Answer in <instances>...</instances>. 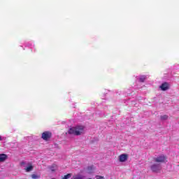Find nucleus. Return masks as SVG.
Wrapping results in <instances>:
<instances>
[{"mask_svg":"<svg viewBox=\"0 0 179 179\" xmlns=\"http://www.w3.org/2000/svg\"><path fill=\"white\" fill-rule=\"evenodd\" d=\"M0 141H2V137L1 136H0Z\"/></svg>","mask_w":179,"mask_h":179,"instance_id":"nucleus-14","label":"nucleus"},{"mask_svg":"<svg viewBox=\"0 0 179 179\" xmlns=\"http://www.w3.org/2000/svg\"><path fill=\"white\" fill-rule=\"evenodd\" d=\"M52 136V133L50 131H44L42 133L41 138L43 139V141H50Z\"/></svg>","mask_w":179,"mask_h":179,"instance_id":"nucleus-4","label":"nucleus"},{"mask_svg":"<svg viewBox=\"0 0 179 179\" xmlns=\"http://www.w3.org/2000/svg\"><path fill=\"white\" fill-rule=\"evenodd\" d=\"M40 175H36V174H32L31 175V178H33V179H38V178H40Z\"/></svg>","mask_w":179,"mask_h":179,"instance_id":"nucleus-12","label":"nucleus"},{"mask_svg":"<svg viewBox=\"0 0 179 179\" xmlns=\"http://www.w3.org/2000/svg\"><path fill=\"white\" fill-rule=\"evenodd\" d=\"M33 170V165L31 164H29L28 166L25 169V171L27 173H30Z\"/></svg>","mask_w":179,"mask_h":179,"instance_id":"nucleus-8","label":"nucleus"},{"mask_svg":"<svg viewBox=\"0 0 179 179\" xmlns=\"http://www.w3.org/2000/svg\"><path fill=\"white\" fill-rule=\"evenodd\" d=\"M128 160V155L127 154H122L119 156V161L122 163H124V162H127Z\"/></svg>","mask_w":179,"mask_h":179,"instance_id":"nucleus-6","label":"nucleus"},{"mask_svg":"<svg viewBox=\"0 0 179 179\" xmlns=\"http://www.w3.org/2000/svg\"><path fill=\"white\" fill-rule=\"evenodd\" d=\"M159 88L162 92H166V90H169L170 89V86L168 83H164L160 85Z\"/></svg>","mask_w":179,"mask_h":179,"instance_id":"nucleus-5","label":"nucleus"},{"mask_svg":"<svg viewBox=\"0 0 179 179\" xmlns=\"http://www.w3.org/2000/svg\"><path fill=\"white\" fill-rule=\"evenodd\" d=\"M140 82H141L142 83H143V82H145V80H146V76H141L140 77L139 79Z\"/></svg>","mask_w":179,"mask_h":179,"instance_id":"nucleus-10","label":"nucleus"},{"mask_svg":"<svg viewBox=\"0 0 179 179\" xmlns=\"http://www.w3.org/2000/svg\"><path fill=\"white\" fill-rule=\"evenodd\" d=\"M72 177V173H68L67 175H65L62 179H69Z\"/></svg>","mask_w":179,"mask_h":179,"instance_id":"nucleus-11","label":"nucleus"},{"mask_svg":"<svg viewBox=\"0 0 179 179\" xmlns=\"http://www.w3.org/2000/svg\"><path fill=\"white\" fill-rule=\"evenodd\" d=\"M150 169L153 173H159L162 170V165L160 164H153L150 166Z\"/></svg>","mask_w":179,"mask_h":179,"instance_id":"nucleus-3","label":"nucleus"},{"mask_svg":"<svg viewBox=\"0 0 179 179\" xmlns=\"http://www.w3.org/2000/svg\"><path fill=\"white\" fill-rule=\"evenodd\" d=\"M52 179H55V178H52Z\"/></svg>","mask_w":179,"mask_h":179,"instance_id":"nucleus-16","label":"nucleus"},{"mask_svg":"<svg viewBox=\"0 0 179 179\" xmlns=\"http://www.w3.org/2000/svg\"><path fill=\"white\" fill-rule=\"evenodd\" d=\"M160 118H161L162 121H166V120H169V115H164L160 116Z\"/></svg>","mask_w":179,"mask_h":179,"instance_id":"nucleus-9","label":"nucleus"},{"mask_svg":"<svg viewBox=\"0 0 179 179\" xmlns=\"http://www.w3.org/2000/svg\"><path fill=\"white\" fill-rule=\"evenodd\" d=\"M153 162H155V163H157L158 164H162V163H167V157L164 155H159L157 157H154Z\"/></svg>","mask_w":179,"mask_h":179,"instance_id":"nucleus-2","label":"nucleus"},{"mask_svg":"<svg viewBox=\"0 0 179 179\" xmlns=\"http://www.w3.org/2000/svg\"><path fill=\"white\" fill-rule=\"evenodd\" d=\"M22 164H24V162H22Z\"/></svg>","mask_w":179,"mask_h":179,"instance_id":"nucleus-15","label":"nucleus"},{"mask_svg":"<svg viewBox=\"0 0 179 179\" xmlns=\"http://www.w3.org/2000/svg\"><path fill=\"white\" fill-rule=\"evenodd\" d=\"M6 159H8L7 155L0 154V163H2V162H5Z\"/></svg>","mask_w":179,"mask_h":179,"instance_id":"nucleus-7","label":"nucleus"},{"mask_svg":"<svg viewBox=\"0 0 179 179\" xmlns=\"http://www.w3.org/2000/svg\"><path fill=\"white\" fill-rule=\"evenodd\" d=\"M96 179H104V177L101 176H96Z\"/></svg>","mask_w":179,"mask_h":179,"instance_id":"nucleus-13","label":"nucleus"},{"mask_svg":"<svg viewBox=\"0 0 179 179\" xmlns=\"http://www.w3.org/2000/svg\"><path fill=\"white\" fill-rule=\"evenodd\" d=\"M83 131H85L84 126H76L69 129V134L70 135H76L78 136L79 135H82V134H83Z\"/></svg>","mask_w":179,"mask_h":179,"instance_id":"nucleus-1","label":"nucleus"}]
</instances>
